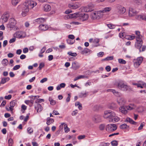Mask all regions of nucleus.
Instances as JSON below:
<instances>
[{
  "instance_id": "obj_50",
  "label": "nucleus",
  "mask_w": 146,
  "mask_h": 146,
  "mask_svg": "<svg viewBox=\"0 0 146 146\" xmlns=\"http://www.w3.org/2000/svg\"><path fill=\"white\" fill-rule=\"evenodd\" d=\"M127 38H127L129 40H131L134 39L135 36H134L129 35L127 36Z\"/></svg>"
},
{
  "instance_id": "obj_39",
  "label": "nucleus",
  "mask_w": 146,
  "mask_h": 146,
  "mask_svg": "<svg viewBox=\"0 0 146 146\" xmlns=\"http://www.w3.org/2000/svg\"><path fill=\"white\" fill-rule=\"evenodd\" d=\"M126 121L132 124H134L136 123L132 119L129 117L127 118H126Z\"/></svg>"
},
{
  "instance_id": "obj_53",
  "label": "nucleus",
  "mask_w": 146,
  "mask_h": 146,
  "mask_svg": "<svg viewBox=\"0 0 146 146\" xmlns=\"http://www.w3.org/2000/svg\"><path fill=\"white\" fill-rule=\"evenodd\" d=\"M67 41L68 44H71L74 43V40L73 41L72 40H71L70 39H68L67 40Z\"/></svg>"
},
{
  "instance_id": "obj_26",
  "label": "nucleus",
  "mask_w": 146,
  "mask_h": 146,
  "mask_svg": "<svg viewBox=\"0 0 146 146\" xmlns=\"http://www.w3.org/2000/svg\"><path fill=\"white\" fill-rule=\"evenodd\" d=\"M36 109H37V112H40L42 110L43 108L42 106L40 104H38L36 107H35Z\"/></svg>"
},
{
  "instance_id": "obj_12",
  "label": "nucleus",
  "mask_w": 146,
  "mask_h": 146,
  "mask_svg": "<svg viewBox=\"0 0 146 146\" xmlns=\"http://www.w3.org/2000/svg\"><path fill=\"white\" fill-rule=\"evenodd\" d=\"M80 67L79 64L76 62H73L72 63V68L74 70H76Z\"/></svg>"
},
{
  "instance_id": "obj_44",
  "label": "nucleus",
  "mask_w": 146,
  "mask_h": 146,
  "mask_svg": "<svg viewBox=\"0 0 146 146\" xmlns=\"http://www.w3.org/2000/svg\"><path fill=\"white\" fill-rule=\"evenodd\" d=\"M9 146H12L13 143V140L12 139L10 138L9 139L8 141Z\"/></svg>"
},
{
  "instance_id": "obj_41",
  "label": "nucleus",
  "mask_w": 146,
  "mask_h": 146,
  "mask_svg": "<svg viewBox=\"0 0 146 146\" xmlns=\"http://www.w3.org/2000/svg\"><path fill=\"white\" fill-rule=\"evenodd\" d=\"M64 129L65 133H67L70 131V129L68 127L67 124H65L64 125Z\"/></svg>"
},
{
  "instance_id": "obj_30",
  "label": "nucleus",
  "mask_w": 146,
  "mask_h": 146,
  "mask_svg": "<svg viewBox=\"0 0 146 146\" xmlns=\"http://www.w3.org/2000/svg\"><path fill=\"white\" fill-rule=\"evenodd\" d=\"M8 61L6 59H4L2 61L1 64L3 66H5L7 65L8 64Z\"/></svg>"
},
{
  "instance_id": "obj_40",
  "label": "nucleus",
  "mask_w": 146,
  "mask_h": 146,
  "mask_svg": "<svg viewBox=\"0 0 146 146\" xmlns=\"http://www.w3.org/2000/svg\"><path fill=\"white\" fill-rule=\"evenodd\" d=\"M90 50L87 48H85L84 49L81 51V53L82 54H86Z\"/></svg>"
},
{
  "instance_id": "obj_8",
  "label": "nucleus",
  "mask_w": 146,
  "mask_h": 146,
  "mask_svg": "<svg viewBox=\"0 0 146 146\" xmlns=\"http://www.w3.org/2000/svg\"><path fill=\"white\" fill-rule=\"evenodd\" d=\"M93 121L96 123L100 122L101 121V117L99 115H95L92 118Z\"/></svg>"
},
{
  "instance_id": "obj_18",
  "label": "nucleus",
  "mask_w": 146,
  "mask_h": 146,
  "mask_svg": "<svg viewBox=\"0 0 146 146\" xmlns=\"http://www.w3.org/2000/svg\"><path fill=\"white\" fill-rule=\"evenodd\" d=\"M24 33L22 32L18 31L15 34V37L17 38H21L24 37L25 36H23L22 35L23 33Z\"/></svg>"
},
{
  "instance_id": "obj_29",
  "label": "nucleus",
  "mask_w": 146,
  "mask_h": 146,
  "mask_svg": "<svg viewBox=\"0 0 146 146\" xmlns=\"http://www.w3.org/2000/svg\"><path fill=\"white\" fill-rule=\"evenodd\" d=\"M46 124L47 125H49L54 122L53 119L50 118V117L48 118L47 119Z\"/></svg>"
},
{
  "instance_id": "obj_42",
  "label": "nucleus",
  "mask_w": 146,
  "mask_h": 146,
  "mask_svg": "<svg viewBox=\"0 0 146 146\" xmlns=\"http://www.w3.org/2000/svg\"><path fill=\"white\" fill-rule=\"evenodd\" d=\"M68 54L71 56L75 57L77 55V54L76 53H72L71 52H68Z\"/></svg>"
},
{
  "instance_id": "obj_34",
  "label": "nucleus",
  "mask_w": 146,
  "mask_h": 146,
  "mask_svg": "<svg viewBox=\"0 0 146 146\" xmlns=\"http://www.w3.org/2000/svg\"><path fill=\"white\" fill-rule=\"evenodd\" d=\"M88 95V92H86L84 93H80L79 95V97L80 98H84L86 97Z\"/></svg>"
},
{
  "instance_id": "obj_19",
  "label": "nucleus",
  "mask_w": 146,
  "mask_h": 146,
  "mask_svg": "<svg viewBox=\"0 0 146 146\" xmlns=\"http://www.w3.org/2000/svg\"><path fill=\"white\" fill-rule=\"evenodd\" d=\"M118 103L120 105H123L125 103V100L123 98H119L117 100Z\"/></svg>"
},
{
  "instance_id": "obj_20",
  "label": "nucleus",
  "mask_w": 146,
  "mask_h": 146,
  "mask_svg": "<svg viewBox=\"0 0 146 146\" xmlns=\"http://www.w3.org/2000/svg\"><path fill=\"white\" fill-rule=\"evenodd\" d=\"M119 118L115 115L114 117H113V118L111 119H109V121L110 122H117L119 120Z\"/></svg>"
},
{
  "instance_id": "obj_1",
  "label": "nucleus",
  "mask_w": 146,
  "mask_h": 146,
  "mask_svg": "<svg viewBox=\"0 0 146 146\" xmlns=\"http://www.w3.org/2000/svg\"><path fill=\"white\" fill-rule=\"evenodd\" d=\"M37 3L33 1H26L23 4L22 9V15L25 16L29 12V9H31L36 6Z\"/></svg>"
},
{
  "instance_id": "obj_43",
  "label": "nucleus",
  "mask_w": 146,
  "mask_h": 146,
  "mask_svg": "<svg viewBox=\"0 0 146 146\" xmlns=\"http://www.w3.org/2000/svg\"><path fill=\"white\" fill-rule=\"evenodd\" d=\"M113 56H108L105 59H104L103 60H106V61H108V60H113Z\"/></svg>"
},
{
  "instance_id": "obj_60",
  "label": "nucleus",
  "mask_w": 146,
  "mask_h": 146,
  "mask_svg": "<svg viewBox=\"0 0 146 146\" xmlns=\"http://www.w3.org/2000/svg\"><path fill=\"white\" fill-rule=\"evenodd\" d=\"M99 42V39L98 38H95L93 41V42L94 43H98Z\"/></svg>"
},
{
  "instance_id": "obj_5",
  "label": "nucleus",
  "mask_w": 146,
  "mask_h": 146,
  "mask_svg": "<svg viewBox=\"0 0 146 146\" xmlns=\"http://www.w3.org/2000/svg\"><path fill=\"white\" fill-rule=\"evenodd\" d=\"M94 5L90 3L87 6L84 7L83 9L84 11L86 12H91L94 10Z\"/></svg>"
},
{
  "instance_id": "obj_57",
  "label": "nucleus",
  "mask_w": 146,
  "mask_h": 146,
  "mask_svg": "<svg viewBox=\"0 0 146 146\" xmlns=\"http://www.w3.org/2000/svg\"><path fill=\"white\" fill-rule=\"evenodd\" d=\"M20 67V65H16L13 68V70H17L19 69Z\"/></svg>"
},
{
  "instance_id": "obj_4",
  "label": "nucleus",
  "mask_w": 146,
  "mask_h": 146,
  "mask_svg": "<svg viewBox=\"0 0 146 146\" xmlns=\"http://www.w3.org/2000/svg\"><path fill=\"white\" fill-rule=\"evenodd\" d=\"M103 16V14H101L99 11L97 12H94L91 14V18L93 19H99L100 18L102 17Z\"/></svg>"
},
{
  "instance_id": "obj_37",
  "label": "nucleus",
  "mask_w": 146,
  "mask_h": 146,
  "mask_svg": "<svg viewBox=\"0 0 146 146\" xmlns=\"http://www.w3.org/2000/svg\"><path fill=\"white\" fill-rule=\"evenodd\" d=\"M17 101L16 100L11 101L10 104V106L11 107H14L17 104Z\"/></svg>"
},
{
  "instance_id": "obj_10",
  "label": "nucleus",
  "mask_w": 146,
  "mask_h": 146,
  "mask_svg": "<svg viewBox=\"0 0 146 146\" xmlns=\"http://www.w3.org/2000/svg\"><path fill=\"white\" fill-rule=\"evenodd\" d=\"M9 17V14L6 13H5L2 16L1 18L3 20L2 22L3 23L7 22Z\"/></svg>"
},
{
  "instance_id": "obj_64",
  "label": "nucleus",
  "mask_w": 146,
  "mask_h": 146,
  "mask_svg": "<svg viewBox=\"0 0 146 146\" xmlns=\"http://www.w3.org/2000/svg\"><path fill=\"white\" fill-rule=\"evenodd\" d=\"M108 145L109 143H102L99 146H108Z\"/></svg>"
},
{
  "instance_id": "obj_16",
  "label": "nucleus",
  "mask_w": 146,
  "mask_h": 146,
  "mask_svg": "<svg viewBox=\"0 0 146 146\" xmlns=\"http://www.w3.org/2000/svg\"><path fill=\"white\" fill-rule=\"evenodd\" d=\"M111 9V7H107L104 8L102 10L100 11L101 14H103V13H107L110 11Z\"/></svg>"
},
{
  "instance_id": "obj_13",
  "label": "nucleus",
  "mask_w": 146,
  "mask_h": 146,
  "mask_svg": "<svg viewBox=\"0 0 146 146\" xmlns=\"http://www.w3.org/2000/svg\"><path fill=\"white\" fill-rule=\"evenodd\" d=\"M37 96H31L30 97L31 99L30 100H27L25 101V103L27 104H29V103L33 104L34 102V100L36 98Z\"/></svg>"
},
{
  "instance_id": "obj_14",
  "label": "nucleus",
  "mask_w": 146,
  "mask_h": 146,
  "mask_svg": "<svg viewBox=\"0 0 146 146\" xmlns=\"http://www.w3.org/2000/svg\"><path fill=\"white\" fill-rule=\"evenodd\" d=\"M38 28L40 30L42 31H44L48 29V27L46 25L41 24L39 26Z\"/></svg>"
},
{
  "instance_id": "obj_56",
  "label": "nucleus",
  "mask_w": 146,
  "mask_h": 146,
  "mask_svg": "<svg viewBox=\"0 0 146 146\" xmlns=\"http://www.w3.org/2000/svg\"><path fill=\"white\" fill-rule=\"evenodd\" d=\"M27 131L28 133H29L30 134H31V133H33V129L29 127L28 128Z\"/></svg>"
},
{
  "instance_id": "obj_9",
  "label": "nucleus",
  "mask_w": 146,
  "mask_h": 146,
  "mask_svg": "<svg viewBox=\"0 0 146 146\" xmlns=\"http://www.w3.org/2000/svg\"><path fill=\"white\" fill-rule=\"evenodd\" d=\"M79 19L82 21H84L87 20L88 18V16L87 14L83 13L80 14Z\"/></svg>"
},
{
  "instance_id": "obj_27",
  "label": "nucleus",
  "mask_w": 146,
  "mask_h": 146,
  "mask_svg": "<svg viewBox=\"0 0 146 146\" xmlns=\"http://www.w3.org/2000/svg\"><path fill=\"white\" fill-rule=\"evenodd\" d=\"M107 91L112 92L116 96H118L119 95V92L114 90L112 89H108L107 90Z\"/></svg>"
},
{
  "instance_id": "obj_62",
  "label": "nucleus",
  "mask_w": 146,
  "mask_h": 146,
  "mask_svg": "<svg viewBox=\"0 0 146 146\" xmlns=\"http://www.w3.org/2000/svg\"><path fill=\"white\" fill-rule=\"evenodd\" d=\"M68 38H69L73 40L74 39L75 37L73 35H69L68 36Z\"/></svg>"
},
{
  "instance_id": "obj_35",
  "label": "nucleus",
  "mask_w": 146,
  "mask_h": 146,
  "mask_svg": "<svg viewBox=\"0 0 146 146\" xmlns=\"http://www.w3.org/2000/svg\"><path fill=\"white\" fill-rule=\"evenodd\" d=\"M9 77L2 78L1 79V83L2 84H4L6 82V81H9Z\"/></svg>"
},
{
  "instance_id": "obj_32",
  "label": "nucleus",
  "mask_w": 146,
  "mask_h": 146,
  "mask_svg": "<svg viewBox=\"0 0 146 146\" xmlns=\"http://www.w3.org/2000/svg\"><path fill=\"white\" fill-rule=\"evenodd\" d=\"M115 115H116L114 112L110 111L109 114V117L108 118L109 119H111L112 118H113V117H114Z\"/></svg>"
},
{
  "instance_id": "obj_49",
  "label": "nucleus",
  "mask_w": 146,
  "mask_h": 146,
  "mask_svg": "<svg viewBox=\"0 0 146 146\" xmlns=\"http://www.w3.org/2000/svg\"><path fill=\"white\" fill-rule=\"evenodd\" d=\"M111 144L113 146H117L118 145V142L116 141H113L111 142Z\"/></svg>"
},
{
  "instance_id": "obj_55",
  "label": "nucleus",
  "mask_w": 146,
  "mask_h": 146,
  "mask_svg": "<svg viewBox=\"0 0 146 146\" xmlns=\"http://www.w3.org/2000/svg\"><path fill=\"white\" fill-rule=\"evenodd\" d=\"M71 15H70V14H67V15H65V16H64V18L65 19H71Z\"/></svg>"
},
{
  "instance_id": "obj_45",
  "label": "nucleus",
  "mask_w": 146,
  "mask_h": 146,
  "mask_svg": "<svg viewBox=\"0 0 146 146\" xmlns=\"http://www.w3.org/2000/svg\"><path fill=\"white\" fill-rule=\"evenodd\" d=\"M49 101L50 102V104L52 105H55L56 103V101L53 100L51 98H49Z\"/></svg>"
},
{
  "instance_id": "obj_22",
  "label": "nucleus",
  "mask_w": 146,
  "mask_h": 146,
  "mask_svg": "<svg viewBox=\"0 0 146 146\" xmlns=\"http://www.w3.org/2000/svg\"><path fill=\"white\" fill-rule=\"evenodd\" d=\"M135 34L136 35V40H139V39H142V36L140 35V32L138 31H135Z\"/></svg>"
},
{
  "instance_id": "obj_31",
  "label": "nucleus",
  "mask_w": 146,
  "mask_h": 146,
  "mask_svg": "<svg viewBox=\"0 0 146 146\" xmlns=\"http://www.w3.org/2000/svg\"><path fill=\"white\" fill-rule=\"evenodd\" d=\"M44 19L42 18L37 19L36 20V22H37L38 24L43 23L44 21Z\"/></svg>"
},
{
  "instance_id": "obj_46",
  "label": "nucleus",
  "mask_w": 146,
  "mask_h": 146,
  "mask_svg": "<svg viewBox=\"0 0 146 146\" xmlns=\"http://www.w3.org/2000/svg\"><path fill=\"white\" fill-rule=\"evenodd\" d=\"M127 127V124H123L120 126V128L122 129H126Z\"/></svg>"
},
{
  "instance_id": "obj_6",
  "label": "nucleus",
  "mask_w": 146,
  "mask_h": 146,
  "mask_svg": "<svg viewBox=\"0 0 146 146\" xmlns=\"http://www.w3.org/2000/svg\"><path fill=\"white\" fill-rule=\"evenodd\" d=\"M143 60L142 57L138 58L134 60V66L136 67H138L142 62Z\"/></svg>"
},
{
  "instance_id": "obj_28",
  "label": "nucleus",
  "mask_w": 146,
  "mask_h": 146,
  "mask_svg": "<svg viewBox=\"0 0 146 146\" xmlns=\"http://www.w3.org/2000/svg\"><path fill=\"white\" fill-rule=\"evenodd\" d=\"M110 110L106 111L104 112V117L105 119L108 118Z\"/></svg>"
},
{
  "instance_id": "obj_21",
  "label": "nucleus",
  "mask_w": 146,
  "mask_h": 146,
  "mask_svg": "<svg viewBox=\"0 0 146 146\" xmlns=\"http://www.w3.org/2000/svg\"><path fill=\"white\" fill-rule=\"evenodd\" d=\"M127 110H130L134 109L135 108V105L133 104H131L127 106H125Z\"/></svg>"
},
{
  "instance_id": "obj_11",
  "label": "nucleus",
  "mask_w": 146,
  "mask_h": 146,
  "mask_svg": "<svg viewBox=\"0 0 146 146\" xmlns=\"http://www.w3.org/2000/svg\"><path fill=\"white\" fill-rule=\"evenodd\" d=\"M137 13V12L136 10L132 8H130L129 9V15L130 17H132L135 15Z\"/></svg>"
},
{
  "instance_id": "obj_36",
  "label": "nucleus",
  "mask_w": 146,
  "mask_h": 146,
  "mask_svg": "<svg viewBox=\"0 0 146 146\" xmlns=\"http://www.w3.org/2000/svg\"><path fill=\"white\" fill-rule=\"evenodd\" d=\"M69 7L72 9H76L79 7V5L78 4V5L76 4L72 5H69Z\"/></svg>"
},
{
  "instance_id": "obj_3",
  "label": "nucleus",
  "mask_w": 146,
  "mask_h": 146,
  "mask_svg": "<svg viewBox=\"0 0 146 146\" xmlns=\"http://www.w3.org/2000/svg\"><path fill=\"white\" fill-rule=\"evenodd\" d=\"M117 128V125L113 123L108 124L106 127V131L109 132H111L115 131Z\"/></svg>"
},
{
  "instance_id": "obj_59",
  "label": "nucleus",
  "mask_w": 146,
  "mask_h": 146,
  "mask_svg": "<svg viewBox=\"0 0 146 146\" xmlns=\"http://www.w3.org/2000/svg\"><path fill=\"white\" fill-rule=\"evenodd\" d=\"M11 97L12 96L11 95H9L7 96H5V98L7 100H9L11 99Z\"/></svg>"
},
{
  "instance_id": "obj_52",
  "label": "nucleus",
  "mask_w": 146,
  "mask_h": 146,
  "mask_svg": "<svg viewBox=\"0 0 146 146\" xmlns=\"http://www.w3.org/2000/svg\"><path fill=\"white\" fill-rule=\"evenodd\" d=\"M108 27L110 29H113L115 28V25L111 24H107Z\"/></svg>"
},
{
  "instance_id": "obj_58",
  "label": "nucleus",
  "mask_w": 146,
  "mask_h": 146,
  "mask_svg": "<svg viewBox=\"0 0 146 146\" xmlns=\"http://www.w3.org/2000/svg\"><path fill=\"white\" fill-rule=\"evenodd\" d=\"M70 94H68V97H67L66 99V101L67 102H68L70 101Z\"/></svg>"
},
{
  "instance_id": "obj_25",
  "label": "nucleus",
  "mask_w": 146,
  "mask_h": 146,
  "mask_svg": "<svg viewBox=\"0 0 146 146\" xmlns=\"http://www.w3.org/2000/svg\"><path fill=\"white\" fill-rule=\"evenodd\" d=\"M43 9L46 12L49 11L51 9V7L49 5L46 4L44 6Z\"/></svg>"
},
{
  "instance_id": "obj_15",
  "label": "nucleus",
  "mask_w": 146,
  "mask_h": 146,
  "mask_svg": "<svg viewBox=\"0 0 146 146\" xmlns=\"http://www.w3.org/2000/svg\"><path fill=\"white\" fill-rule=\"evenodd\" d=\"M136 42L135 43V46L137 48L140 49V48L142 46L143 43L142 39H139V40H136Z\"/></svg>"
},
{
  "instance_id": "obj_61",
  "label": "nucleus",
  "mask_w": 146,
  "mask_h": 146,
  "mask_svg": "<svg viewBox=\"0 0 146 146\" xmlns=\"http://www.w3.org/2000/svg\"><path fill=\"white\" fill-rule=\"evenodd\" d=\"M46 50V48L45 47H43L42 49L41 50V51H40V54H43V53L44 52L45 50Z\"/></svg>"
},
{
  "instance_id": "obj_17",
  "label": "nucleus",
  "mask_w": 146,
  "mask_h": 146,
  "mask_svg": "<svg viewBox=\"0 0 146 146\" xmlns=\"http://www.w3.org/2000/svg\"><path fill=\"white\" fill-rule=\"evenodd\" d=\"M119 110L120 112L125 114H126L127 112V111L125 106L120 107L119 108Z\"/></svg>"
},
{
  "instance_id": "obj_24",
  "label": "nucleus",
  "mask_w": 146,
  "mask_h": 146,
  "mask_svg": "<svg viewBox=\"0 0 146 146\" xmlns=\"http://www.w3.org/2000/svg\"><path fill=\"white\" fill-rule=\"evenodd\" d=\"M71 19H75L80 16V13H75L74 14H70Z\"/></svg>"
},
{
  "instance_id": "obj_48",
  "label": "nucleus",
  "mask_w": 146,
  "mask_h": 146,
  "mask_svg": "<svg viewBox=\"0 0 146 146\" xmlns=\"http://www.w3.org/2000/svg\"><path fill=\"white\" fill-rule=\"evenodd\" d=\"M105 128V125L104 124H101L99 126V128L100 130H104Z\"/></svg>"
},
{
  "instance_id": "obj_7",
  "label": "nucleus",
  "mask_w": 146,
  "mask_h": 146,
  "mask_svg": "<svg viewBox=\"0 0 146 146\" xmlns=\"http://www.w3.org/2000/svg\"><path fill=\"white\" fill-rule=\"evenodd\" d=\"M118 13L121 15L124 13L126 11V10L124 7L120 5L117 7Z\"/></svg>"
},
{
  "instance_id": "obj_47",
  "label": "nucleus",
  "mask_w": 146,
  "mask_h": 146,
  "mask_svg": "<svg viewBox=\"0 0 146 146\" xmlns=\"http://www.w3.org/2000/svg\"><path fill=\"white\" fill-rule=\"evenodd\" d=\"M118 62L119 63L121 64H125L126 63V61L122 59H119Z\"/></svg>"
},
{
  "instance_id": "obj_2",
  "label": "nucleus",
  "mask_w": 146,
  "mask_h": 146,
  "mask_svg": "<svg viewBox=\"0 0 146 146\" xmlns=\"http://www.w3.org/2000/svg\"><path fill=\"white\" fill-rule=\"evenodd\" d=\"M117 87L119 89L123 91L132 90V88L129 86L125 84L123 82H120L118 83Z\"/></svg>"
},
{
  "instance_id": "obj_23",
  "label": "nucleus",
  "mask_w": 146,
  "mask_h": 146,
  "mask_svg": "<svg viewBox=\"0 0 146 146\" xmlns=\"http://www.w3.org/2000/svg\"><path fill=\"white\" fill-rule=\"evenodd\" d=\"M137 19L139 20H143L146 21V16L144 15H140L137 16Z\"/></svg>"
},
{
  "instance_id": "obj_38",
  "label": "nucleus",
  "mask_w": 146,
  "mask_h": 146,
  "mask_svg": "<svg viewBox=\"0 0 146 146\" xmlns=\"http://www.w3.org/2000/svg\"><path fill=\"white\" fill-rule=\"evenodd\" d=\"M21 0H12V4L14 6L16 5Z\"/></svg>"
},
{
  "instance_id": "obj_63",
  "label": "nucleus",
  "mask_w": 146,
  "mask_h": 146,
  "mask_svg": "<svg viewBox=\"0 0 146 146\" xmlns=\"http://www.w3.org/2000/svg\"><path fill=\"white\" fill-rule=\"evenodd\" d=\"M106 69L107 71L109 72L110 71L111 68V67L109 66H108L106 67Z\"/></svg>"
},
{
  "instance_id": "obj_54",
  "label": "nucleus",
  "mask_w": 146,
  "mask_h": 146,
  "mask_svg": "<svg viewBox=\"0 0 146 146\" xmlns=\"http://www.w3.org/2000/svg\"><path fill=\"white\" fill-rule=\"evenodd\" d=\"M71 15H70V14H67V15H65V16H64V18L65 19H71Z\"/></svg>"
},
{
  "instance_id": "obj_51",
  "label": "nucleus",
  "mask_w": 146,
  "mask_h": 146,
  "mask_svg": "<svg viewBox=\"0 0 146 146\" xmlns=\"http://www.w3.org/2000/svg\"><path fill=\"white\" fill-rule=\"evenodd\" d=\"M44 66V63H41L40 64L38 67L39 70H40Z\"/></svg>"
},
{
  "instance_id": "obj_33",
  "label": "nucleus",
  "mask_w": 146,
  "mask_h": 146,
  "mask_svg": "<svg viewBox=\"0 0 146 146\" xmlns=\"http://www.w3.org/2000/svg\"><path fill=\"white\" fill-rule=\"evenodd\" d=\"M75 105L76 106H78V108L79 110H81L82 109V107L81 104H80L78 102H76L75 104Z\"/></svg>"
}]
</instances>
